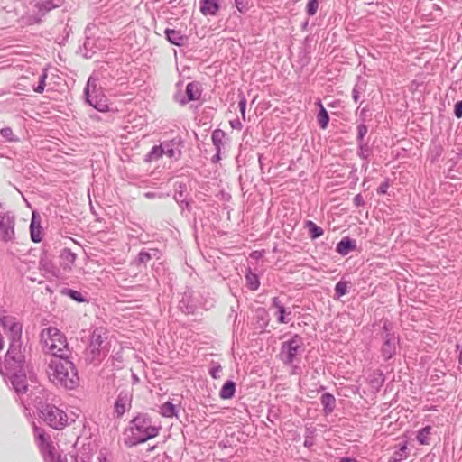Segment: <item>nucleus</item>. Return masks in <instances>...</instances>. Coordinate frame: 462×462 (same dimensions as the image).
I'll list each match as a JSON object with an SVG mask.
<instances>
[{
  "instance_id": "1",
  "label": "nucleus",
  "mask_w": 462,
  "mask_h": 462,
  "mask_svg": "<svg viewBox=\"0 0 462 462\" xmlns=\"http://www.w3.org/2000/svg\"><path fill=\"white\" fill-rule=\"evenodd\" d=\"M47 375L54 384L67 389H74L79 381L74 364L60 356L51 358L47 368Z\"/></svg>"
},
{
  "instance_id": "2",
  "label": "nucleus",
  "mask_w": 462,
  "mask_h": 462,
  "mask_svg": "<svg viewBox=\"0 0 462 462\" xmlns=\"http://www.w3.org/2000/svg\"><path fill=\"white\" fill-rule=\"evenodd\" d=\"M41 345L45 352L56 356L67 347L68 342L65 335L60 329L49 327L41 332Z\"/></svg>"
},
{
  "instance_id": "3",
  "label": "nucleus",
  "mask_w": 462,
  "mask_h": 462,
  "mask_svg": "<svg viewBox=\"0 0 462 462\" xmlns=\"http://www.w3.org/2000/svg\"><path fill=\"white\" fill-rule=\"evenodd\" d=\"M161 427L152 424V420L144 415H139L132 420L131 430L134 435L133 445L143 443L155 438L160 432Z\"/></svg>"
},
{
  "instance_id": "4",
  "label": "nucleus",
  "mask_w": 462,
  "mask_h": 462,
  "mask_svg": "<svg viewBox=\"0 0 462 462\" xmlns=\"http://www.w3.org/2000/svg\"><path fill=\"white\" fill-rule=\"evenodd\" d=\"M302 350V338L294 335L290 340L282 344L280 355L284 363L291 364L301 354Z\"/></svg>"
},
{
  "instance_id": "5",
  "label": "nucleus",
  "mask_w": 462,
  "mask_h": 462,
  "mask_svg": "<svg viewBox=\"0 0 462 462\" xmlns=\"http://www.w3.org/2000/svg\"><path fill=\"white\" fill-rule=\"evenodd\" d=\"M43 420L53 429L62 430L68 424V416L60 409L53 405H47L42 411Z\"/></svg>"
},
{
  "instance_id": "6",
  "label": "nucleus",
  "mask_w": 462,
  "mask_h": 462,
  "mask_svg": "<svg viewBox=\"0 0 462 462\" xmlns=\"http://www.w3.org/2000/svg\"><path fill=\"white\" fill-rule=\"evenodd\" d=\"M15 237V220L9 212H0V241L11 242Z\"/></svg>"
},
{
  "instance_id": "7",
  "label": "nucleus",
  "mask_w": 462,
  "mask_h": 462,
  "mask_svg": "<svg viewBox=\"0 0 462 462\" xmlns=\"http://www.w3.org/2000/svg\"><path fill=\"white\" fill-rule=\"evenodd\" d=\"M106 339V334L102 329H95L91 336L90 348L94 355L100 356L107 352L105 340Z\"/></svg>"
},
{
  "instance_id": "8",
  "label": "nucleus",
  "mask_w": 462,
  "mask_h": 462,
  "mask_svg": "<svg viewBox=\"0 0 462 462\" xmlns=\"http://www.w3.org/2000/svg\"><path fill=\"white\" fill-rule=\"evenodd\" d=\"M38 447L44 459L50 462H54L55 460V448L51 440V439L45 436L44 433L40 432L38 434Z\"/></svg>"
},
{
  "instance_id": "9",
  "label": "nucleus",
  "mask_w": 462,
  "mask_h": 462,
  "mask_svg": "<svg viewBox=\"0 0 462 462\" xmlns=\"http://www.w3.org/2000/svg\"><path fill=\"white\" fill-rule=\"evenodd\" d=\"M0 323L4 329L8 330V332L10 333V337L13 339H15L21 336L22 326L15 321L14 318L3 317L0 319Z\"/></svg>"
},
{
  "instance_id": "10",
  "label": "nucleus",
  "mask_w": 462,
  "mask_h": 462,
  "mask_svg": "<svg viewBox=\"0 0 462 462\" xmlns=\"http://www.w3.org/2000/svg\"><path fill=\"white\" fill-rule=\"evenodd\" d=\"M31 238L34 243L42 241L43 236V230L41 226V217L35 212L32 213V217L30 225Z\"/></svg>"
},
{
  "instance_id": "11",
  "label": "nucleus",
  "mask_w": 462,
  "mask_h": 462,
  "mask_svg": "<svg viewBox=\"0 0 462 462\" xmlns=\"http://www.w3.org/2000/svg\"><path fill=\"white\" fill-rule=\"evenodd\" d=\"M87 94V101L88 104L93 106L95 109H97L99 112H107L109 110L108 104L106 102V98L102 96L98 97L97 95H90L88 93V90H86Z\"/></svg>"
},
{
  "instance_id": "12",
  "label": "nucleus",
  "mask_w": 462,
  "mask_h": 462,
  "mask_svg": "<svg viewBox=\"0 0 462 462\" xmlns=\"http://www.w3.org/2000/svg\"><path fill=\"white\" fill-rule=\"evenodd\" d=\"M60 265L64 270L70 271L75 266L77 254L70 249L65 248L61 251L60 255Z\"/></svg>"
},
{
  "instance_id": "13",
  "label": "nucleus",
  "mask_w": 462,
  "mask_h": 462,
  "mask_svg": "<svg viewBox=\"0 0 462 462\" xmlns=\"http://www.w3.org/2000/svg\"><path fill=\"white\" fill-rule=\"evenodd\" d=\"M199 10L205 16H214L219 10V5L217 0H201Z\"/></svg>"
},
{
  "instance_id": "14",
  "label": "nucleus",
  "mask_w": 462,
  "mask_h": 462,
  "mask_svg": "<svg viewBox=\"0 0 462 462\" xmlns=\"http://www.w3.org/2000/svg\"><path fill=\"white\" fill-rule=\"evenodd\" d=\"M165 34L168 41L174 45L182 46L187 42V36H185L180 31L167 29L165 31Z\"/></svg>"
},
{
  "instance_id": "15",
  "label": "nucleus",
  "mask_w": 462,
  "mask_h": 462,
  "mask_svg": "<svg viewBox=\"0 0 462 462\" xmlns=\"http://www.w3.org/2000/svg\"><path fill=\"white\" fill-rule=\"evenodd\" d=\"M272 308L274 310L273 315L278 317L279 323L289 322V319H286V316L290 315L291 312L286 313L285 308L277 298L273 299Z\"/></svg>"
},
{
  "instance_id": "16",
  "label": "nucleus",
  "mask_w": 462,
  "mask_h": 462,
  "mask_svg": "<svg viewBox=\"0 0 462 462\" xmlns=\"http://www.w3.org/2000/svg\"><path fill=\"white\" fill-rule=\"evenodd\" d=\"M356 249V242L349 237H344L337 245V252L341 255H346L349 252Z\"/></svg>"
},
{
  "instance_id": "17",
  "label": "nucleus",
  "mask_w": 462,
  "mask_h": 462,
  "mask_svg": "<svg viewBox=\"0 0 462 462\" xmlns=\"http://www.w3.org/2000/svg\"><path fill=\"white\" fill-rule=\"evenodd\" d=\"M130 405V401H129V398L127 396L126 393H121L119 395H118V398L115 403V412L118 415V416H122L126 409H127V406Z\"/></svg>"
},
{
  "instance_id": "18",
  "label": "nucleus",
  "mask_w": 462,
  "mask_h": 462,
  "mask_svg": "<svg viewBox=\"0 0 462 462\" xmlns=\"http://www.w3.org/2000/svg\"><path fill=\"white\" fill-rule=\"evenodd\" d=\"M316 105L319 108V114L317 116L318 123H319L320 128L325 130L328 127V122H329L328 114L327 110L325 109V107L323 106V105L321 104L320 101L317 102Z\"/></svg>"
},
{
  "instance_id": "19",
  "label": "nucleus",
  "mask_w": 462,
  "mask_h": 462,
  "mask_svg": "<svg viewBox=\"0 0 462 462\" xmlns=\"http://www.w3.org/2000/svg\"><path fill=\"white\" fill-rule=\"evenodd\" d=\"M164 148L162 145L153 146L152 149L146 154L145 162H152L162 157Z\"/></svg>"
},
{
  "instance_id": "20",
  "label": "nucleus",
  "mask_w": 462,
  "mask_h": 462,
  "mask_svg": "<svg viewBox=\"0 0 462 462\" xmlns=\"http://www.w3.org/2000/svg\"><path fill=\"white\" fill-rule=\"evenodd\" d=\"M186 95L189 101L199 99L200 97V91L198 85L194 82L189 83L186 87Z\"/></svg>"
},
{
  "instance_id": "21",
  "label": "nucleus",
  "mask_w": 462,
  "mask_h": 462,
  "mask_svg": "<svg viewBox=\"0 0 462 462\" xmlns=\"http://www.w3.org/2000/svg\"><path fill=\"white\" fill-rule=\"evenodd\" d=\"M235 383L233 382H226L220 390V397L222 399H229L235 393Z\"/></svg>"
},
{
  "instance_id": "22",
  "label": "nucleus",
  "mask_w": 462,
  "mask_h": 462,
  "mask_svg": "<svg viewBox=\"0 0 462 462\" xmlns=\"http://www.w3.org/2000/svg\"><path fill=\"white\" fill-rule=\"evenodd\" d=\"M431 433V427L426 426L421 429L417 435V439L421 445H429L430 444V435Z\"/></svg>"
},
{
  "instance_id": "23",
  "label": "nucleus",
  "mask_w": 462,
  "mask_h": 462,
  "mask_svg": "<svg viewBox=\"0 0 462 462\" xmlns=\"http://www.w3.org/2000/svg\"><path fill=\"white\" fill-rule=\"evenodd\" d=\"M13 385L17 393H25L27 390V383L23 375H15L13 379Z\"/></svg>"
},
{
  "instance_id": "24",
  "label": "nucleus",
  "mask_w": 462,
  "mask_h": 462,
  "mask_svg": "<svg viewBox=\"0 0 462 462\" xmlns=\"http://www.w3.org/2000/svg\"><path fill=\"white\" fill-rule=\"evenodd\" d=\"M160 413L163 417L171 418L175 415V406L171 402H167L161 406Z\"/></svg>"
},
{
  "instance_id": "25",
  "label": "nucleus",
  "mask_w": 462,
  "mask_h": 462,
  "mask_svg": "<svg viewBox=\"0 0 462 462\" xmlns=\"http://www.w3.org/2000/svg\"><path fill=\"white\" fill-rule=\"evenodd\" d=\"M306 226L309 230L311 238L313 239L318 238L323 235V230L316 224H314L312 221H308L306 223Z\"/></svg>"
},
{
  "instance_id": "26",
  "label": "nucleus",
  "mask_w": 462,
  "mask_h": 462,
  "mask_svg": "<svg viewBox=\"0 0 462 462\" xmlns=\"http://www.w3.org/2000/svg\"><path fill=\"white\" fill-rule=\"evenodd\" d=\"M245 280H246L247 285L249 286V288L251 290L255 291L258 289L260 282H259V280H258V277L256 274L249 272L245 275Z\"/></svg>"
},
{
  "instance_id": "27",
  "label": "nucleus",
  "mask_w": 462,
  "mask_h": 462,
  "mask_svg": "<svg viewBox=\"0 0 462 462\" xmlns=\"http://www.w3.org/2000/svg\"><path fill=\"white\" fill-rule=\"evenodd\" d=\"M321 403L329 412L332 411L335 405V398L329 393H325L321 396Z\"/></svg>"
},
{
  "instance_id": "28",
  "label": "nucleus",
  "mask_w": 462,
  "mask_h": 462,
  "mask_svg": "<svg viewBox=\"0 0 462 462\" xmlns=\"http://www.w3.org/2000/svg\"><path fill=\"white\" fill-rule=\"evenodd\" d=\"M1 136L7 142H18L19 138L15 136L13 130L10 127H5L0 131Z\"/></svg>"
},
{
  "instance_id": "29",
  "label": "nucleus",
  "mask_w": 462,
  "mask_h": 462,
  "mask_svg": "<svg viewBox=\"0 0 462 462\" xmlns=\"http://www.w3.org/2000/svg\"><path fill=\"white\" fill-rule=\"evenodd\" d=\"M383 356L389 359L394 353V345L390 341L386 340L382 348Z\"/></svg>"
},
{
  "instance_id": "30",
  "label": "nucleus",
  "mask_w": 462,
  "mask_h": 462,
  "mask_svg": "<svg viewBox=\"0 0 462 462\" xmlns=\"http://www.w3.org/2000/svg\"><path fill=\"white\" fill-rule=\"evenodd\" d=\"M348 284L346 282H338L336 284L335 291L338 297H342L347 293Z\"/></svg>"
},
{
  "instance_id": "31",
  "label": "nucleus",
  "mask_w": 462,
  "mask_h": 462,
  "mask_svg": "<svg viewBox=\"0 0 462 462\" xmlns=\"http://www.w3.org/2000/svg\"><path fill=\"white\" fill-rule=\"evenodd\" d=\"M162 148H164L163 154H165L167 157H169L170 159H178L180 155L179 151L170 147L169 144H164Z\"/></svg>"
},
{
  "instance_id": "32",
  "label": "nucleus",
  "mask_w": 462,
  "mask_h": 462,
  "mask_svg": "<svg viewBox=\"0 0 462 462\" xmlns=\"http://www.w3.org/2000/svg\"><path fill=\"white\" fill-rule=\"evenodd\" d=\"M318 7H319L318 0H308L307 13L309 14V15H314L318 11Z\"/></svg>"
},
{
  "instance_id": "33",
  "label": "nucleus",
  "mask_w": 462,
  "mask_h": 462,
  "mask_svg": "<svg viewBox=\"0 0 462 462\" xmlns=\"http://www.w3.org/2000/svg\"><path fill=\"white\" fill-rule=\"evenodd\" d=\"M235 5L240 13H245L249 9L248 0H235Z\"/></svg>"
},
{
  "instance_id": "34",
  "label": "nucleus",
  "mask_w": 462,
  "mask_h": 462,
  "mask_svg": "<svg viewBox=\"0 0 462 462\" xmlns=\"http://www.w3.org/2000/svg\"><path fill=\"white\" fill-rule=\"evenodd\" d=\"M46 78H47V74L46 73H43L40 77V82H39L38 86L36 88H34V91L35 92H37V93L43 92L44 88H45V79H46Z\"/></svg>"
},
{
  "instance_id": "35",
  "label": "nucleus",
  "mask_w": 462,
  "mask_h": 462,
  "mask_svg": "<svg viewBox=\"0 0 462 462\" xmlns=\"http://www.w3.org/2000/svg\"><path fill=\"white\" fill-rule=\"evenodd\" d=\"M221 372H222V367L220 365H217L210 369V375L214 379H218V378H220Z\"/></svg>"
},
{
  "instance_id": "36",
  "label": "nucleus",
  "mask_w": 462,
  "mask_h": 462,
  "mask_svg": "<svg viewBox=\"0 0 462 462\" xmlns=\"http://www.w3.org/2000/svg\"><path fill=\"white\" fill-rule=\"evenodd\" d=\"M454 113L457 118H460L462 116V101H458L456 103Z\"/></svg>"
},
{
  "instance_id": "37",
  "label": "nucleus",
  "mask_w": 462,
  "mask_h": 462,
  "mask_svg": "<svg viewBox=\"0 0 462 462\" xmlns=\"http://www.w3.org/2000/svg\"><path fill=\"white\" fill-rule=\"evenodd\" d=\"M388 188H389V184L385 181V182H383L378 189H377V192L380 193V194H386L387 193V190H388Z\"/></svg>"
},
{
  "instance_id": "38",
  "label": "nucleus",
  "mask_w": 462,
  "mask_h": 462,
  "mask_svg": "<svg viewBox=\"0 0 462 462\" xmlns=\"http://www.w3.org/2000/svg\"><path fill=\"white\" fill-rule=\"evenodd\" d=\"M238 106H239V108H240V110H241V113H242V115H243V116H245V106H246V101H245V98H243V99L239 102Z\"/></svg>"
},
{
  "instance_id": "39",
  "label": "nucleus",
  "mask_w": 462,
  "mask_h": 462,
  "mask_svg": "<svg viewBox=\"0 0 462 462\" xmlns=\"http://www.w3.org/2000/svg\"><path fill=\"white\" fill-rule=\"evenodd\" d=\"M366 132H367V129L365 125L358 126V134L361 138L366 134Z\"/></svg>"
},
{
  "instance_id": "40",
  "label": "nucleus",
  "mask_w": 462,
  "mask_h": 462,
  "mask_svg": "<svg viewBox=\"0 0 462 462\" xmlns=\"http://www.w3.org/2000/svg\"><path fill=\"white\" fill-rule=\"evenodd\" d=\"M340 462H355V460L344 457L340 459Z\"/></svg>"
},
{
  "instance_id": "41",
  "label": "nucleus",
  "mask_w": 462,
  "mask_h": 462,
  "mask_svg": "<svg viewBox=\"0 0 462 462\" xmlns=\"http://www.w3.org/2000/svg\"><path fill=\"white\" fill-rule=\"evenodd\" d=\"M55 462H66V461L61 459L60 457H59Z\"/></svg>"
},
{
  "instance_id": "42",
  "label": "nucleus",
  "mask_w": 462,
  "mask_h": 462,
  "mask_svg": "<svg viewBox=\"0 0 462 462\" xmlns=\"http://www.w3.org/2000/svg\"><path fill=\"white\" fill-rule=\"evenodd\" d=\"M75 293H77V292H76V291H72L71 296H72V298L77 299V298H76V297H77V294H75Z\"/></svg>"
},
{
  "instance_id": "43",
  "label": "nucleus",
  "mask_w": 462,
  "mask_h": 462,
  "mask_svg": "<svg viewBox=\"0 0 462 462\" xmlns=\"http://www.w3.org/2000/svg\"><path fill=\"white\" fill-rule=\"evenodd\" d=\"M75 293H77V292H76V291H72L71 296H72V298L77 299V298H76V297H77V294H75Z\"/></svg>"
},
{
  "instance_id": "44",
  "label": "nucleus",
  "mask_w": 462,
  "mask_h": 462,
  "mask_svg": "<svg viewBox=\"0 0 462 462\" xmlns=\"http://www.w3.org/2000/svg\"><path fill=\"white\" fill-rule=\"evenodd\" d=\"M257 254V252H254V253L252 254V255H254V256L255 255V257H258V254Z\"/></svg>"
},
{
  "instance_id": "45",
  "label": "nucleus",
  "mask_w": 462,
  "mask_h": 462,
  "mask_svg": "<svg viewBox=\"0 0 462 462\" xmlns=\"http://www.w3.org/2000/svg\"><path fill=\"white\" fill-rule=\"evenodd\" d=\"M257 254V252H254V253L252 254V255H254V256L255 255V257H258V254Z\"/></svg>"
}]
</instances>
